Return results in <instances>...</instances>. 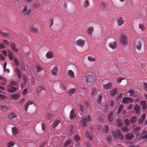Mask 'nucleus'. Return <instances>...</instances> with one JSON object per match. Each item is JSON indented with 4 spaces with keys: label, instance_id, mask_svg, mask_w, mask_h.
<instances>
[{
    "label": "nucleus",
    "instance_id": "64",
    "mask_svg": "<svg viewBox=\"0 0 147 147\" xmlns=\"http://www.w3.org/2000/svg\"><path fill=\"white\" fill-rule=\"evenodd\" d=\"M3 44H5V45H7L9 44V43L8 42L7 40H5L3 41Z\"/></svg>",
    "mask_w": 147,
    "mask_h": 147
},
{
    "label": "nucleus",
    "instance_id": "29",
    "mask_svg": "<svg viewBox=\"0 0 147 147\" xmlns=\"http://www.w3.org/2000/svg\"><path fill=\"white\" fill-rule=\"evenodd\" d=\"M19 95L18 94H15L11 95L12 99H17L19 98Z\"/></svg>",
    "mask_w": 147,
    "mask_h": 147
},
{
    "label": "nucleus",
    "instance_id": "60",
    "mask_svg": "<svg viewBox=\"0 0 147 147\" xmlns=\"http://www.w3.org/2000/svg\"><path fill=\"white\" fill-rule=\"evenodd\" d=\"M12 85L16 86L17 85V84L16 82L14 81H11V84Z\"/></svg>",
    "mask_w": 147,
    "mask_h": 147
},
{
    "label": "nucleus",
    "instance_id": "3",
    "mask_svg": "<svg viewBox=\"0 0 147 147\" xmlns=\"http://www.w3.org/2000/svg\"><path fill=\"white\" fill-rule=\"evenodd\" d=\"M30 9L27 6H26L22 11L23 15L25 17L28 16L30 13Z\"/></svg>",
    "mask_w": 147,
    "mask_h": 147
},
{
    "label": "nucleus",
    "instance_id": "41",
    "mask_svg": "<svg viewBox=\"0 0 147 147\" xmlns=\"http://www.w3.org/2000/svg\"><path fill=\"white\" fill-rule=\"evenodd\" d=\"M139 28L142 30H144L145 28L144 27V25L143 24H140L139 25Z\"/></svg>",
    "mask_w": 147,
    "mask_h": 147
},
{
    "label": "nucleus",
    "instance_id": "9",
    "mask_svg": "<svg viewBox=\"0 0 147 147\" xmlns=\"http://www.w3.org/2000/svg\"><path fill=\"white\" fill-rule=\"evenodd\" d=\"M52 74L54 75H57L60 73V71L59 69L56 67H55L51 71Z\"/></svg>",
    "mask_w": 147,
    "mask_h": 147
},
{
    "label": "nucleus",
    "instance_id": "36",
    "mask_svg": "<svg viewBox=\"0 0 147 147\" xmlns=\"http://www.w3.org/2000/svg\"><path fill=\"white\" fill-rule=\"evenodd\" d=\"M109 129L108 126L107 125L105 126L103 129L104 132L105 134L107 133Z\"/></svg>",
    "mask_w": 147,
    "mask_h": 147
},
{
    "label": "nucleus",
    "instance_id": "4",
    "mask_svg": "<svg viewBox=\"0 0 147 147\" xmlns=\"http://www.w3.org/2000/svg\"><path fill=\"white\" fill-rule=\"evenodd\" d=\"M38 92L41 96H43L46 94V91L45 87L41 86H38Z\"/></svg>",
    "mask_w": 147,
    "mask_h": 147
},
{
    "label": "nucleus",
    "instance_id": "38",
    "mask_svg": "<svg viewBox=\"0 0 147 147\" xmlns=\"http://www.w3.org/2000/svg\"><path fill=\"white\" fill-rule=\"evenodd\" d=\"M0 108L2 111L5 112L6 111L7 109L6 107L5 106L1 105L0 107Z\"/></svg>",
    "mask_w": 147,
    "mask_h": 147
},
{
    "label": "nucleus",
    "instance_id": "2",
    "mask_svg": "<svg viewBox=\"0 0 147 147\" xmlns=\"http://www.w3.org/2000/svg\"><path fill=\"white\" fill-rule=\"evenodd\" d=\"M86 82L88 83H92L95 80L94 76L92 74H88L86 77Z\"/></svg>",
    "mask_w": 147,
    "mask_h": 147
},
{
    "label": "nucleus",
    "instance_id": "61",
    "mask_svg": "<svg viewBox=\"0 0 147 147\" xmlns=\"http://www.w3.org/2000/svg\"><path fill=\"white\" fill-rule=\"evenodd\" d=\"M86 146H88V147H92V146L90 144V143L88 142H86Z\"/></svg>",
    "mask_w": 147,
    "mask_h": 147
},
{
    "label": "nucleus",
    "instance_id": "17",
    "mask_svg": "<svg viewBox=\"0 0 147 147\" xmlns=\"http://www.w3.org/2000/svg\"><path fill=\"white\" fill-rule=\"evenodd\" d=\"M117 89L115 88L112 90V91L110 92V94L112 96H114L117 94Z\"/></svg>",
    "mask_w": 147,
    "mask_h": 147
},
{
    "label": "nucleus",
    "instance_id": "10",
    "mask_svg": "<svg viewBox=\"0 0 147 147\" xmlns=\"http://www.w3.org/2000/svg\"><path fill=\"white\" fill-rule=\"evenodd\" d=\"M33 104V102L30 101H28L25 104V110L27 111L28 107H31V105Z\"/></svg>",
    "mask_w": 147,
    "mask_h": 147
},
{
    "label": "nucleus",
    "instance_id": "42",
    "mask_svg": "<svg viewBox=\"0 0 147 147\" xmlns=\"http://www.w3.org/2000/svg\"><path fill=\"white\" fill-rule=\"evenodd\" d=\"M71 142V140L70 139L67 140L64 144V146H67L68 144H69Z\"/></svg>",
    "mask_w": 147,
    "mask_h": 147
},
{
    "label": "nucleus",
    "instance_id": "62",
    "mask_svg": "<svg viewBox=\"0 0 147 147\" xmlns=\"http://www.w3.org/2000/svg\"><path fill=\"white\" fill-rule=\"evenodd\" d=\"M140 129V126L137 127L135 128L134 129V131L136 132L137 131L139 130Z\"/></svg>",
    "mask_w": 147,
    "mask_h": 147
},
{
    "label": "nucleus",
    "instance_id": "30",
    "mask_svg": "<svg viewBox=\"0 0 147 147\" xmlns=\"http://www.w3.org/2000/svg\"><path fill=\"white\" fill-rule=\"evenodd\" d=\"M124 122L127 126H129L130 123L129 120L127 118L124 120Z\"/></svg>",
    "mask_w": 147,
    "mask_h": 147
},
{
    "label": "nucleus",
    "instance_id": "8",
    "mask_svg": "<svg viewBox=\"0 0 147 147\" xmlns=\"http://www.w3.org/2000/svg\"><path fill=\"white\" fill-rule=\"evenodd\" d=\"M114 114L113 112H111L108 115L107 117V120L109 122H111L113 121L114 118Z\"/></svg>",
    "mask_w": 147,
    "mask_h": 147
},
{
    "label": "nucleus",
    "instance_id": "11",
    "mask_svg": "<svg viewBox=\"0 0 147 147\" xmlns=\"http://www.w3.org/2000/svg\"><path fill=\"white\" fill-rule=\"evenodd\" d=\"M116 124L119 127H122L123 125L122 120L120 119H117L116 120Z\"/></svg>",
    "mask_w": 147,
    "mask_h": 147
},
{
    "label": "nucleus",
    "instance_id": "26",
    "mask_svg": "<svg viewBox=\"0 0 147 147\" xmlns=\"http://www.w3.org/2000/svg\"><path fill=\"white\" fill-rule=\"evenodd\" d=\"M76 117L75 113L74 112V110L73 109L70 112V118L72 119Z\"/></svg>",
    "mask_w": 147,
    "mask_h": 147
},
{
    "label": "nucleus",
    "instance_id": "22",
    "mask_svg": "<svg viewBox=\"0 0 147 147\" xmlns=\"http://www.w3.org/2000/svg\"><path fill=\"white\" fill-rule=\"evenodd\" d=\"M16 88L13 86H10L8 89V91L10 92H15L16 91Z\"/></svg>",
    "mask_w": 147,
    "mask_h": 147
},
{
    "label": "nucleus",
    "instance_id": "52",
    "mask_svg": "<svg viewBox=\"0 0 147 147\" xmlns=\"http://www.w3.org/2000/svg\"><path fill=\"white\" fill-rule=\"evenodd\" d=\"M75 139L76 142H78L80 140L79 137L78 135H76L75 136Z\"/></svg>",
    "mask_w": 147,
    "mask_h": 147
},
{
    "label": "nucleus",
    "instance_id": "39",
    "mask_svg": "<svg viewBox=\"0 0 147 147\" xmlns=\"http://www.w3.org/2000/svg\"><path fill=\"white\" fill-rule=\"evenodd\" d=\"M60 123L59 121H56L54 122L53 124V127H57Z\"/></svg>",
    "mask_w": 147,
    "mask_h": 147
},
{
    "label": "nucleus",
    "instance_id": "54",
    "mask_svg": "<svg viewBox=\"0 0 147 147\" xmlns=\"http://www.w3.org/2000/svg\"><path fill=\"white\" fill-rule=\"evenodd\" d=\"M7 65V63L6 62H5L3 65V68L5 71H6V67Z\"/></svg>",
    "mask_w": 147,
    "mask_h": 147
},
{
    "label": "nucleus",
    "instance_id": "13",
    "mask_svg": "<svg viewBox=\"0 0 147 147\" xmlns=\"http://www.w3.org/2000/svg\"><path fill=\"white\" fill-rule=\"evenodd\" d=\"M76 92V90L75 89H72L69 90L68 94L69 95L74 96L75 95Z\"/></svg>",
    "mask_w": 147,
    "mask_h": 147
},
{
    "label": "nucleus",
    "instance_id": "63",
    "mask_svg": "<svg viewBox=\"0 0 147 147\" xmlns=\"http://www.w3.org/2000/svg\"><path fill=\"white\" fill-rule=\"evenodd\" d=\"M5 97L3 94H0V99H4L5 98Z\"/></svg>",
    "mask_w": 147,
    "mask_h": 147
},
{
    "label": "nucleus",
    "instance_id": "15",
    "mask_svg": "<svg viewBox=\"0 0 147 147\" xmlns=\"http://www.w3.org/2000/svg\"><path fill=\"white\" fill-rule=\"evenodd\" d=\"M12 132L13 135H16L18 133V129L16 127H13L12 128Z\"/></svg>",
    "mask_w": 147,
    "mask_h": 147
},
{
    "label": "nucleus",
    "instance_id": "28",
    "mask_svg": "<svg viewBox=\"0 0 147 147\" xmlns=\"http://www.w3.org/2000/svg\"><path fill=\"white\" fill-rule=\"evenodd\" d=\"M110 47L113 49L117 48V45L115 42L111 43L110 44Z\"/></svg>",
    "mask_w": 147,
    "mask_h": 147
},
{
    "label": "nucleus",
    "instance_id": "33",
    "mask_svg": "<svg viewBox=\"0 0 147 147\" xmlns=\"http://www.w3.org/2000/svg\"><path fill=\"white\" fill-rule=\"evenodd\" d=\"M133 137V134H128L125 137V138L126 139L128 140L131 139Z\"/></svg>",
    "mask_w": 147,
    "mask_h": 147
},
{
    "label": "nucleus",
    "instance_id": "32",
    "mask_svg": "<svg viewBox=\"0 0 147 147\" xmlns=\"http://www.w3.org/2000/svg\"><path fill=\"white\" fill-rule=\"evenodd\" d=\"M8 117L10 119L14 120L15 116L13 113H11L9 115Z\"/></svg>",
    "mask_w": 147,
    "mask_h": 147
},
{
    "label": "nucleus",
    "instance_id": "1",
    "mask_svg": "<svg viewBox=\"0 0 147 147\" xmlns=\"http://www.w3.org/2000/svg\"><path fill=\"white\" fill-rule=\"evenodd\" d=\"M112 133L113 136L116 138H119L120 140H123V136L122 134L120 129H118L116 131L114 130L112 131Z\"/></svg>",
    "mask_w": 147,
    "mask_h": 147
},
{
    "label": "nucleus",
    "instance_id": "37",
    "mask_svg": "<svg viewBox=\"0 0 147 147\" xmlns=\"http://www.w3.org/2000/svg\"><path fill=\"white\" fill-rule=\"evenodd\" d=\"M93 30V28L92 27H90L87 30L88 32L90 35L92 34V31Z\"/></svg>",
    "mask_w": 147,
    "mask_h": 147
},
{
    "label": "nucleus",
    "instance_id": "40",
    "mask_svg": "<svg viewBox=\"0 0 147 147\" xmlns=\"http://www.w3.org/2000/svg\"><path fill=\"white\" fill-rule=\"evenodd\" d=\"M122 130L123 131H129V129L126 127L124 126L122 128Z\"/></svg>",
    "mask_w": 147,
    "mask_h": 147
},
{
    "label": "nucleus",
    "instance_id": "23",
    "mask_svg": "<svg viewBox=\"0 0 147 147\" xmlns=\"http://www.w3.org/2000/svg\"><path fill=\"white\" fill-rule=\"evenodd\" d=\"M112 84L111 83H108L107 84L104 85L103 87L106 89H108L111 88Z\"/></svg>",
    "mask_w": 147,
    "mask_h": 147
},
{
    "label": "nucleus",
    "instance_id": "45",
    "mask_svg": "<svg viewBox=\"0 0 147 147\" xmlns=\"http://www.w3.org/2000/svg\"><path fill=\"white\" fill-rule=\"evenodd\" d=\"M42 130L45 131L46 129V127L45 123H42L41 124Z\"/></svg>",
    "mask_w": 147,
    "mask_h": 147
},
{
    "label": "nucleus",
    "instance_id": "21",
    "mask_svg": "<svg viewBox=\"0 0 147 147\" xmlns=\"http://www.w3.org/2000/svg\"><path fill=\"white\" fill-rule=\"evenodd\" d=\"M128 93L130 94V96L136 97L137 96V95L135 94V92L132 90H129Z\"/></svg>",
    "mask_w": 147,
    "mask_h": 147
},
{
    "label": "nucleus",
    "instance_id": "49",
    "mask_svg": "<svg viewBox=\"0 0 147 147\" xmlns=\"http://www.w3.org/2000/svg\"><path fill=\"white\" fill-rule=\"evenodd\" d=\"M88 59L90 61H94L95 58L91 57V56H90L88 57Z\"/></svg>",
    "mask_w": 147,
    "mask_h": 147
},
{
    "label": "nucleus",
    "instance_id": "53",
    "mask_svg": "<svg viewBox=\"0 0 147 147\" xmlns=\"http://www.w3.org/2000/svg\"><path fill=\"white\" fill-rule=\"evenodd\" d=\"M133 106L134 105L133 104H130L129 105L128 108L129 109L131 110L132 109Z\"/></svg>",
    "mask_w": 147,
    "mask_h": 147
},
{
    "label": "nucleus",
    "instance_id": "50",
    "mask_svg": "<svg viewBox=\"0 0 147 147\" xmlns=\"http://www.w3.org/2000/svg\"><path fill=\"white\" fill-rule=\"evenodd\" d=\"M107 3L105 2H102L100 3L101 6L102 5V7H105L106 6Z\"/></svg>",
    "mask_w": 147,
    "mask_h": 147
},
{
    "label": "nucleus",
    "instance_id": "25",
    "mask_svg": "<svg viewBox=\"0 0 147 147\" xmlns=\"http://www.w3.org/2000/svg\"><path fill=\"white\" fill-rule=\"evenodd\" d=\"M118 24L119 26H121L124 23L123 19L121 17L119 18L117 20Z\"/></svg>",
    "mask_w": 147,
    "mask_h": 147
},
{
    "label": "nucleus",
    "instance_id": "12",
    "mask_svg": "<svg viewBox=\"0 0 147 147\" xmlns=\"http://www.w3.org/2000/svg\"><path fill=\"white\" fill-rule=\"evenodd\" d=\"M146 117V115L145 114H144L142 115L141 117L138 120V123L139 124H140L142 123L145 119Z\"/></svg>",
    "mask_w": 147,
    "mask_h": 147
},
{
    "label": "nucleus",
    "instance_id": "35",
    "mask_svg": "<svg viewBox=\"0 0 147 147\" xmlns=\"http://www.w3.org/2000/svg\"><path fill=\"white\" fill-rule=\"evenodd\" d=\"M15 144L13 142H11L7 143L8 147H13Z\"/></svg>",
    "mask_w": 147,
    "mask_h": 147
},
{
    "label": "nucleus",
    "instance_id": "43",
    "mask_svg": "<svg viewBox=\"0 0 147 147\" xmlns=\"http://www.w3.org/2000/svg\"><path fill=\"white\" fill-rule=\"evenodd\" d=\"M14 62L15 63V64L16 66H18V64H19V62L18 61V60L17 59H16V58L15 57H14Z\"/></svg>",
    "mask_w": 147,
    "mask_h": 147
},
{
    "label": "nucleus",
    "instance_id": "19",
    "mask_svg": "<svg viewBox=\"0 0 147 147\" xmlns=\"http://www.w3.org/2000/svg\"><path fill=\"white\" fill-rule=\"evenodd\" d=\"M87 122L88 121L86 118H83L82 122V126L83 127H86L87 125Z\"/></svg>",
    "mask_w": 147,
    "mask_h": 147
},
{
    "label": "nucleus",
    "instance_id": "55",
    "mask_svg": "<svg viewBox=\"0 0 147 147\" xmlns=\"http://www.w3.org/2000/svg\"><path fill=\"white\" fill-rule=\"evenodd\" d=\"M46 142H44L40 145L39 147H44L46 146Z\"/></svg>",
    "mask_w": 147,
    "mask_h": 147
},
{
    "label": "nucleus",
    "instance_id": "7",
    "mask_svg": "<svg viewBox=\"0 0 147 147\" xmlns=\"http://www.w3.org/2000/svg\"><path fill=\"white\" fill-rule=\"evenodd\" d=\"M84 40L82 39H79L76 41L75 42V44L80 47H83L84 45Z\"/></svg>",
    "mask_w": 147,
    "mask_h": 147
},
{
    "label": "nucleus",
    "instance_id": "31",
    "mask_svg": "<svg viewBox=\"0 0 147 147\" xmlns=\"http://www.w3.org/2000/svg\"><path fill=\"white\" fill-rule=\"evenodd\" d=\"M36 68L38 73L37 74L38 75H39V74H38L42 70V69L38 65H37L36 66Z\"/></svg>",
    "mask_w": 147,
    "mask_h": 147
},
{
    "label": "nucleus",
    "instance_id": "46",
    "mask_svg": "<svg viewBox=\"0 0 147 147\" xmlns=\"http://www.w3.org/2000/svg\"><path fill=\"white\" fill-rule=\"evenodd\" d=\"M85 5L86 7H89V3L88 0H86L85 2Z\"/></svg>",
    "mask_w": 147,
    "mask_h": 147
},
{
    "label": "nucleus",
    "instance_id": "44",
    "mask_svg": "<svg viewBox=\"0 0 147 147\" xmlns=\"http://www.w3.org/2000/svg\"><path fill=\"white\" fill-rule=\"evenodd\" d=\"M84 109V108L83 105H80L79 109L80 110V111L82 112L83 111Z\"/></svg>",
    "mask_w": 147,
    "mask_h": 147
},
{
    "label": "nucleus",
    "instance_id": "6",
    "mask_svg": "<svg viewBox=\"0 0 147 147\" xmlns=\"http://www.w3.org/2000/svg\"><path fill=\"white\" fill-rule=\"evenodd\" d=\"M122 101L123 103H130L133 102V100L131 98L126 97L123 98Z\"/></svg>",
    "mask_w": 147,
    "mask_h": 147
},
{
    "label": "nucleus",
    "instance_id": "58",
    "mask_svg": "<svg viewBox=\"0 0 147 147\" xmlns=\"http://www.w3.org/2000/svg\"><path fill=\"white\" fill-rule=\"evenodd\" d=\"M2 34H3V37H6L8 36L9 34L6 33H2Z\"/></svg>",
    "mask_w": 147,
    "mask_h": 147
},
{
    "label": "nucleus",
    "instance_id": "57",
    "mask_svg": "<svg viewBox=\"0 0 147 147\" xmlns=\"http://www.w3.org/2000/svg\"><path fill=\"white\" fill-rule=\"evenodd\" d=\"M8 56L9 58V59L11 60H12L13 58L12 55L11 53H9L8 54Z\"/></svg>",
    "mask_w": 147,
    "mask_h": 147
},
{
    "label": "nucleus",
    "instance_id": "27",
    "mask_svg": "<svg viewBox=\"0 0 147 147\" xmlns=\"http://www.w3.org/2000/svg\"><path fill=\"white\" fill-rule=\"evenodd\" d=\"M140 103L142 106V108L144 109H146L147 107L146 102L142 100L141 101Z\"/></svg>",
    "mask_w": 147,
    "mask_h": 147
},
{
    "label": "nucleus",
    "instance_id": "51",
    "mask_svg": "<svg viewBox=\"0 0 147 147\" xmlns=\"http://www.w3.org/2000/svg\"><path fill=\"white\" fill-rule=\"evenodd\" d=\"M30 30L34 32H36L37 31V29L36 28H35L33 27H31V28Z\"/></svg>",
    "mask_w": 147,
    "mask_h": 147
},
{
    "label": "nucleus",
    "instance_id": "59",
    "mask_svg": "<svg viewBox=\"0 0 147 147\" xmlns=\"http://www.w3.org/2000/svg\"><path fill=\"white\" fill-rule=\"evenodd\" d=\"M123 109V106H120L119 109L118 111L119 113H120L122 110Z\"/></svg>",
    "mask_w": 147,
    "mask_h": 147
},
{
    "label": "nucleus",
    "instance_id": "48",
    "mask_svg": "<svg viewBox=\"0 0 147 147\" xmlns=\"http://www.w3.org/2000/svg\"><path fill=\"white\" fill-rule=\"evenodd\" d=\"M60 87L61 89L63 90H65V87L64 86L63 84H61L60 85Z\"/></svg>",
    "mask_w": 147,
    "mask_h": 147
},
{
    "label": "nucleus",
    "instance_id": "18",
    "mask_svg": "<svg viewBox=\"0 0 147 147\" xmlns=\"http://www.w3.org/2000/svg\"><path fill=\"white\" fill-rule=\"evenodd\" d=\"M140 106L138 105H136L134 107V110L135 111V113L136 114H138L139 113L140 110Z\"/></svg>",
    "mask_w": 147,
    "mask_h": 147
},
{
    "label": "nucleus",
    "instance_id": "24",
    "mask_svg": "<svg viewBox=\"0 0 147 147\" xmlns=\"http://www.w3.org/2000/svg\"><path fill=\"white\" fill-rule=\"evenodd\" d=\"M46 56L47 58H51L53 57V54L51 51H49L47 53Z\"/></svg>",
    "mask_w": 147,
    "mask_h": 147
},
{
    "label": "nucleus",
    "instance_id": "20",
    "mask_svg": "<svg viewBox=\"0 0 147 147\" xmlns=\"http://www.w3.org/2000/svg\"><path fill=\"white\" fill-rule=\"evenodd\" d=\"M86 134L88 138L90 140H92L93 136L92 134H90L88 131H86Z\"/></svg>",
    "mask_w": 147,
    "mask_h": 147
},
{
    "label": "nucleus",
    "instance_id": "56",
    "mask_svg": "<svg viewBox=\"0 0 147 147\" xmlns=\"http://www.w3.org/2000/svg\"><path fill=\"white\" fill-rule=\"evenodd\" d=\"M86 118L88 121H90L91 119V117L89 115H88Z\"/></svg>",
    "mask_w": 147,
    "mask_h": 147
},
{
    "label": "nucleus",
    "instance_id": "16",
    "mask_svg": "<svg viewBox=\"0 0 147 147\" xmlns=\"http://www.w3.org/2000/svg\"><path fill=\"white\" fill-rule=\"evenodd\" d=\"M129 120L130 123L133 124L137 120V117L135 116H134L130 118Z\"/></svg>",
    "mask_w": 147,
    "mask_h": 147
},
{
    "label": "nucleus",
    "instance_id": "14",
    "mask_svg": "<svg viewBox=\"0 0 147 147\" xmlns=\"http://www.w3.org/2000/svg\"><path fill=\"white\" fill-rule=\"evenodd\" d=\"M11 49L15 52H18V50L16 48V45L13 42H12L11 44Z\"/></svg>",
    "mask_w": 147,
    "mask_h": 147
},
{
    "label": "nucleus",
    "instance_id": "5",
    "mask_svg": "<svg viewBox=\"0 0 147 147\" xmlns=\"http://www.w3.org/2000/svg\"><path fill=\"white\" fill-rule=\"evenodd\" d=\"M120 41L123 45H125L128 42V39L124 34L121 35Z\"/></svg>",
    "mask_w": 147,
    "mask_h": 147
},
{
    "label": "nucleus",
    "instance_id": "47",
    "mask_svg": "<svg viewBox=\"0 0 147 147\" xmlns=\"http://www.w3.org/2000/svg\"><path fill=\"white\" fill-rule=\"evenodd\" d=\"M96 92V89L95 88H93L91 90V95L92 96L94 95Z\"/></svg>",
    "mask_w": 147,
    "mask_h": 147
},
{
    "label": "nucleus",
    "instance_id": "34",
    "mask_svg": "<svg viewBox=\"0 0 147 147\" xmlns=\"http://www.w3.org/2000/svg\"><path fill=\"white\" fill-rule=\"evenodd\" d=\"M68 73L69 75L71 77L73 78L74 77V73L72 70H69L68 71Z\"/></svg>",
    "mask_w": 147,
    "mask_h": 147
}]
</instances>
